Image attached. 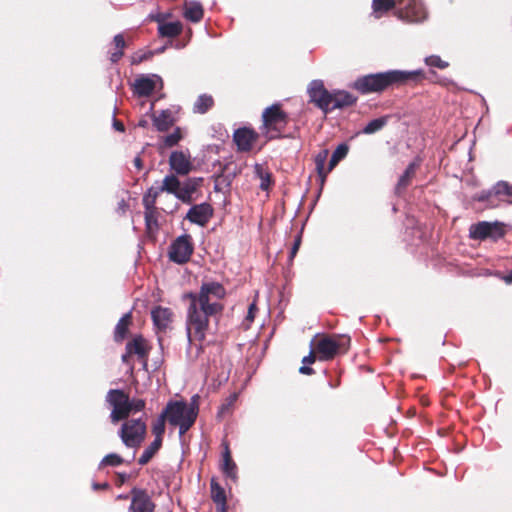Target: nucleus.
I'll return each mask as SVG.
<instances>
[{
  "label": "nucleus",
  "instance_id": "obj_13",
  "mask_svg": "<svg viewBox=\"0 0 512 512\" xmlns=\"http://www.w3.org/2000/svg\"><path fill=\"white\" fill-rule=\"evenodd\" d=\"M257 133L250 128H239L233 134V140L239 151H250L257 140Z\"/></svg>",
  "mask_w": 512,
  "mask_h": 512
},
{
  "label": "nucleus",
  "instance_id": "obj_30",
  "mask_svg": "<svg viewBox=\"0 0 512 512\" xmlns=\"http://www.w3.org/2000/svg\"><path fill=\"white\" fill-rule=\"evenodd\" d=\"M162 443L159 440H154L150 445L143 451L141 456L138 459V463L140 465L147 464L152 457L158 452L161 448Z\"/></svg>",
  "mask_w": 512,
  "mask_h": 512
},
{
  "label": "nucleus",
  "instance_id": "obj_28",
  "mask_svg": "<svg viewBox=\"0 0 512 512\" xmlns=\"http://www.w3.org/2000/svg\"><path fill=\"white\" fill-rule=\"evenodd\" d=\"M113 43L115 46V51L111 53L110 60L112 63H117L124 55V48L126 46L123 35L122 34L115 35L114 39H113Z\"/></svg>",
  "mask_w": 512,
  "mask_h": 512
},
{
  "label": "nucleus",
  "instance_id": "obj_52",
  "mask_svg": "<svg viewBox=\"0 0 512 512\" xmlns=\"http://www.w3.org/2000/svg\"><path fill=\"white\" fill-rule=\"evenodd\" d=\"M133 163H134V166L138 169V170H141L142 167H143V162H142V159L140 157V155H137L134 160H133Z\"/></svg>",
  "mask_w": 512,
  "mask_h": 512
},
{
  "label": "nucleus",
  "instance_id": "obj_31",
  "mask_svg": "<svg viewBox=\"0 0 512 512\" xmlns=\"http://www.w3.org/2000/svg\"><path fill=\"white\" fill-rule=\"evenodd\" d=\"M349 148L346 144H340L332 153L329 161L328 171H331L340 160L344 159L348 154Z\"/></svg>",
  "mask_w": 512,
  "mask_h": 512
},
{
  "label": "nucleus",
  "instance_id": "obj_54",
  "mask_svg": "<svg viewBox=\"0 0 512 512\" xmlns=\"http://www.w3.org/2000/svg\"><path fill=\"white\" fill-rule=\"evenodd\" d=\"M113 126L117 131L123 132L124 131V125L120 121L116 120L114 118Z\"/></svg>",
  "mask_w": 512,
  "mask_h": 512
},
{
  "label": "nucleus",
  "instance_id": "obj_61",
  "mask_svg": "<svg viewBox=\"0 0 512 512\" xmlns=\"http://www.w3.org/2000/svg\"><path fill=\"white\" fill-rule=\"evenodd\" d=\"M118 498H121V499H127L128 496L127 495H119Z\"/></svg>",
  "mask_w": 512,
  "mask_h": 512
},
{
  "label": "nucleus",
  "instance_id": "obj_51",
  "mask_svg": "<svg viewBox=\"0 0 512 512\" xmlns=\"http://www.w3.org/2000/svg\"><path fill=\"white\" fill-rule=\"evenodd\" d=\"M492 195H493L492 189H491V190H488V191H484V192H481V193L478 195L477 200H478V201H486V200H488Z\"/></svg>",
  "mask_w": 512,
  "mask_h": 512
},
{
  "label": "nucleus",
  "instance_id": "obj_27",
  "mask_svg": "<svg viewBox=\"0 0 512 512\" xmlns=\"http://www.w3.org/2000/svg\"><path fill=\"white\" fill-rule=\"evenodd\" d=\"M214 105L212 96L208 94L200 95L193 105V111L198 114H204Z\"/></svg>",
  "mask_w": 512,
  "mask_h": 512
},
{
  "label": "nucleus",
  "instance_id": "obj_34",
  "mask_svg": "<svg viewBox=\"0 0 512 512\" xmlns=\"http://www.w3.org/2000/svg\"><path fill=\"white\" fill-rule=\"evenodd\" d=\"M153 124L158 131H166L170 128L172 121L170 114L166 111H162L158 116L154 117Z\"/></svg>",
  "mask_w": 512,
  "mask_h": 512
},
{
  "label": "nucleus",
  "instance_id": "obj_3",
  "mask_svg": "<svg viewBox=\"0 0 512 512\" xmlns=\"http://www.w3.org/2000/svg\"><path fill=\"white\" fill-rule=\"evenodd\" d=\"M198 395L192 397L191 403L185 401H169L163 410L167 421L179 428V436L182 437L195 423L198 416Z\"/></svg>",
  "mask_w": 512,
  "mask_h": 512
},
{
  "label": "nucleus",
  "instance_id": "obj_9",
  "mask_svg": "<svg viewBox=\"0 0 512 512\" xmlns=\"http://www.w3.org/2000/svg\"><path fill=\"white\" fill-rule=\"evenodd\" d=\"M310 101L324 113L331 111V93L325 87L322 80H313L307 89Z\"/></svg>",
  "mask_w": 512,
  "mask_h": 512
},
{
  "label": "nucleus",
  "instance_id": "obj_49",
  "mask_svg": "<svg viewBox=\"0 0 512 512\" xmlns=\"http://www.w3.org/2000/svg\"><path fill=\"white\" fill-rule=\"evenodd\" d=\"M223 446H224V451L222 453V461H230V460H232L228 444L224 443Z\"/></svg>",
  "mask_w": 512,
  "mask_h": 512
},
{
  "label": "nucleus",
  "instance_id": "obj_4",
  "mask_svg": "<svg viewBox=\"0 0 512 512\" xmlns=\"http://www.w3.org/2000/svg\"><path fill=\"white\" fill-rule=\"evenodd\" d=\"M262 122L263 134L269 139L278 138L288 124V115L279 103H275L263 111Z\"/></svg>",
  "mask_w": 512,
  "mask_h": 512
},
{
  "label": "nucleus",
  "instance_id": "obj_15",
  "mask_svg": "<svg viewBox=\"0 0 512 512\" xmlns=\"http://www.w3.org/2000/svg\"><path fill=\"white\" fill-rule=\"evenodd\" d=\"M339 350V344L336 339L332 337H323L321 338L315 347V351L317 353V357L321 361H327L337 354Z\"/></svg>",
  "mask_w": 512,
  "mask_h": 512
},
{
  "label": "nucleus",
  "instance_id": "obj_11",
  "mask_svg": "<svg viewBox=\"0 0 512 512\" xmlns=\"http://www.w3.org/2000/svg\"><path fill=\"white\" fill-rule=\"evenodd\" d=\"M213 216V208L207 203L193 205L187 212L185 219L193 224L205 226Z\"/></svg>",
  "mask_w": 512,
  "mask_h": 512
},
{
  "label": "nucleus",
  "instance_id": "obj_39",
  "mask_svg": "<svg viewBox=\"0 0 512 512\" xmlns=\"http://www.w3.org/2000/svg\"><path fill=\"white\" fill-rule=\"evenodd\" d=\"M316 356L314 355L313 351H310L309 355L305 356L302 359V363L304 364L299 368V372L304 375H312L314 373V370L309 367L308 365H311L315 362Z\"/></svg>",
  "mask_w": 512,
  "mask_h": 512
},
{
  "label": "nucleus",
  "instance_id": "obj_42",
  "mask_svg": "<svg viewBox=\"0 0 512 512\" xmlns=\"http://www.w3.org/2000/svg\"><path fill=\"white\" fill-rule=\"evenodd\" d=\"M425 63L428 66L437 67L439 69H445L448 67V62L442 60L438 55H431L425 58Z\"/></svg>",
  "mask_w": 512,
  "mask_h": 512
},
{
  "label": "nucleus",
  "instance_id": "obj_46",
  "mask_svg": "<svg viewBox=\"0 0 512 512\" xmlns=\"http://www.w3.org/2000/svg\"><path fill=\"white\" fill-rule=\"evenodd\" d=\"M300 244H301V236H297V238L295 239L293 246L291 247V250H290V255H289L290 260H293V258L296 256V254L299 250Z\"/></svg>",
  "mask_w": 512,
  "mask_h": 512
},
{
  "label": "nucleus",
  "instance_id": "obj_53",
  "mask_svg": "<svg viewBox=\"0 0 512 512\" xmlns=\"http://www.w3.org/2000/svg\"><path fill=\"white\" fill-rule=\"evenodd\" d=\"M229 408L230 406L227 403L222 404L218 411V416H223L226 412H228Z\"/></svg>",
  "mask_w": 512,
  "mask_h": 512
},
{
  "label": "nucleus",
  "instance_id": "obj_47",
  "mask_svg": "<svg viewBox=\"0 0 512 512\" xmlns=\"http://www.w3.org/2000/svg\"><path fill=\"white\" fill-rule=\"evenodd\" d=\"M145 221L148 227L154 222L156 223L155 210H145Z\"/></svg>",
  "mask_w": 512,
  "mask_h": 512
},
{
  "label": "nucleus",
  "instance_id": "obj_14",
  "mask_svg": "<svg viewBox=\"0 0 512 512\" xmlns=\"http://www.w3.org/2000/svg\"><path fill=\"white\" fill-rule=\"evenodd\" d=\"M154 508V503L145 491L139 489L132 490L130 512H153Z\"/></svg>",
  "mask_w": 512,
  "mask_h": 512
},
{
  "label": "nucleus",
  "instance_id": "obj_33",
  "mask_svg": "<svg viewBox=\"0 0 512 512\" xmlns=\"http://www.w3.org/2000/svg\"><path fill=\"white\" fill-rule=\"evenodd\" d=\"M167 420V416L162 411V413L158 416V418L154 421L152 425V433L155 436L154 440H159L162 443V437L165 432V421Z\"/></svg>",
  "mask_w": 512,
  "mask_h": 512
},
{
  "label": "nucleus",
  "instance_id": "obj_19",
  "mask_svg": "<svg viewBox=\"0 0 512 512\" xmlns=\"http://www.w3.org/2000/svg\"><path fill=\"white\" fill-rule=\"evenodd\" d=\"M356 102V97L343 90H335L331 93V111L343 107L351 106Z\"/></svg>",
  "mask_w": 512,
  "mask_h": 512
},
{
  "label": "nucleus",
  "instance_id": "obj_6",
  "mask_svg": "<svg viewBox=\"0 0 512 512\" xmlns=\"http://www.w3.org/2000/svg\"><path fill=\"white\" fill-rule=\"evenodd\" d=\"M505 229L500 222H487L481 221L476 224H472L469 228V237L473 240L484 241L491 239L497 241L504 237Z\"/></svg>",
  "mask_w": 512,
  "mask_h": 512
},
{
  "label": "nucleus",
  "instance_id": "obj_18",
  "mask_svg": "<svg viewBox=\"0 0 512 512\" xmlns=\"http://www.w3.org/2000/svg\"><path fill=\"white\" fill-rule=\"evenodd\" d=\"M126 350L128 351V354L138 356V358L143 361L144 366H146L149 347L147 341L142 336H136L132 341H129L126 344Z\"/></svg>",
  "mask_w": 512,
  "mask_h": 512
},
{
  "label": "nucleus",
  "instance_id": "obj_5",
  "mask_svg": "<svg viewBox=\"0 0 512 512\" xmlns=\"http://www.w3.org/2000/svg\"><path fill=\"white\" fill-rule=\"evenodd\" d=\"M146 435V424L141 419L128 420L122 424L119 436L126 447L137 448Z\"/></svg>",
  "mask_w": 512,
  "mask_h": 512
},
{
  "label": "nucleus",
  "instance_id": "obj_32",
  "mask_svg": "<svg viewBox=\"0 0 512 512\" xmlns=\"http://www.w3.org/2000/svg\"><path fill=\"white\" fill-rule=\"evenodd\" d=\"M388 116H382L371 120L362 130L364 134H373L380 131L388 122Z\"/></svg>",
  "mask_w": 512,
  "mask_h": 512
},
{
  "label": "nucleus",
  "instance_id": "obj_55",
  "mask_svg": "<svg viewBox=\"0 0 512 512\" xmlns=\"http://www.w3.org/2000/svg\"><path fill=\"white\" fill-rule=\"evenodd\" d=\"M108 483H102V484H97V483H94L93 484V489L94 490H98V489H104V488H108Z\"/></svg>",
  "mask_w": 512,
  "mask_h": 512
},
{
  "label": "nucleus",
  "instance_id": "obj_7",
  "mask_svg": "<svg viewBox=\"0 0 512 512\" xmlns=\"http://www.w3.org/2000/svg\"><path fill=\"white\" fill-rule=\"evenodd\" d=\"M193 251L192 237L189 234H183L171 243L169 258L174 263L184 264L190 260Z\"/></svg>",
  "mask_w": 512,
  "mask_h": 512
},
{
  "label": "nucleus",
  "instance_id": "obj_45",
  "mask_svg": "<svg viewBox=\"0 0 512 512\" xmlns=\"http://www.w3.org/2000/svg\"><path fill=\"white\" fill-rule=\"evenodd\" d=\"M145 210H155L156 200L144 194L142 199Z\"/></svg>",
  "mask_w": 512,
  "mask_h": 512
},
{
  "label": "nucleus",
  "instance_id": "obj_29",
  "mask_svg": "<svg viewBox=\"0 0 512 512\" xmlns=\"http://www.w3.org/2000/svg\"><path fill=\"white\" fill-rule=\"evenodd\" d=\"M131 315L130 313L124 314L118 321L115 327V340L122 341L128 332V326L130 324Z\"/></svg>",
  "mask_w": 512,
  "mask_h": 512
},
{
  "label": "nucleus",
  "instance_id": "obj_16",
  "mask_svg": "<svg viewBox=\"0 0 512 512\" xmlns=\"http://www.w3.org/2000/svg\"><path fill=\"white\" fill-rule=\"evenodd\" d=\"M201 181V178H189L181 183L176 198L185 204H191L195 200L194 194L200 186Z\"/></svg>",
  "mask_w": 512,
  "mask_h": 512
},
{
  "label": "nucleus",
  "instance_id": "obj_37",
  "mask_svg": "<svg viewBox=\"0 0 512 512\" xmlns=\"http://www.w3.org/2000/svg\"><path fill=\"white\" fill-rule=\"evenodd\" d=\"M123 463V458L116 454V453H110L106 455L100 462L99 468L105 467V466H119Z\"/></svg>",
  "mask_w": 512,
  "mask_h": 512
},
{
  "label": "nucleus",
  "instance_id": "obj_57",
  "mask_svg": "<svg viewBox=\"0 0 512 512\" xmlns=\"http://www.w3.org/2000/svg\"><path fill=\"white\" fill-rule=\"evenodd\" d=\"M132 356V354H128V351L126 350V353L122 356V361L125 363H128L129 358Z\"/></svg>",
  "mask_w": 512,
  "mask_h": 512
},
{
  "label": "nucleus",
  "instance_id": "obj_21",
  "mask_svg": "<svg viewBox=\"0 0 512 512\" xmlns=\"http://www.w3.org/2000/svg\"><path fill=\"white\" fill-rule=\"evenodd\" d=\"M420 166V161L418 159L412 161L404 171L403 175L398 180L396 191L400 193L401 190L405 189L411 182L412 178L415 176L416 170Z\"/></svg>",
  "mask_w": 512,
  "mask_h": 512
},
{
  "label": "nucleus",
  "instance_id": "obj_24",
  "mask_svg": "<svg viewBox=\"0 0 512 512\" xmlns=\"http://www.w3.org/2000/svg\"><path fill=\"white\" fill-rule=\"evenodd\" d=\"M401 0H373L372 9L373 13L377 18L381 17L384 13L393 9L394 7L399 8Z\"/></svg>",
  "mask_w": 512,
  "mask_h": 512
},
{
  "label": "nucleus",
  "instance_id": "obj_25",
  "mask_svg": "<svg viewBox=\"0 0 512 512\" xmlns=\"http://www.w3.org/2000/svg\"><path fill=\"white\" fill-rule=\"evenodd\" d=\"M180 184L181 182L174 174H169L163 179L162 185L159 187V191L167 192L176 197Z\"/></svg>",
  "mask_w": 512,
  "mask_h": 512
},
{
  "label": "nucleus",
  "instance_id": "obj_10",
  "mask_svg": "<svg viewBox=\"0 0 512 512\" xmlns=\"http://www.w3.org/2000/svg\"><path fill=\"white\" fill-rule=\"evenodd\" d=\"M399 17L410 22H421L426 18V11L417 0H401L399 3Z\"/></svg>",
  "mask_w": 512,
  "mask_h": 512
},
{
  "label": "nucleus",
  "instance_id": "obj_2",
  "mask_svg": "<svg viewBox=\"0 0 512 512\" xmlns=\"http://www.w3.org/2000/svg\"><path fill=\"white\" fill-rule=\"evenodd\" d=\"M422 70H389L357 78L353 88L361 94L382 92L390 87L401 86L422 76Z\"/></svg>",
  "mask_w": 512,
  "mask_h": 512
},
{
  "label": "nucleus",
  "instance_id": "obj_50",
  "mask_svg": "<svg viewBox=\"0 0 512 512\" xmlns=\"http://www.w3.org/2000/svg\"><path fill=\"white\" fill-rule=\"evenodd\" d=\"M162 191H159V188H154V187H151L147 190V192L145 193L147 196H150L152 197L153 199H157L158 195L161 193Z\"/></svg>",
  "mask_w": 512,
  "mask_h": 512
},
{
  "label": "nucleus",
  "instance_id": "obj_20",
  "mask_svg": "<svg viewBox=\"0 0 512 512\" xmlns=\"http://www.w3.org/2000/svg\"><path fill=\"white\" fill-rule=\"evenodd\" d=\"M151 317L157 329L165 330L171 323L172 313L170 309L158 306L151 311Z\"/></svg>",
  "mask_w": 512,
  "mask_h": 512
},
{
  "label": "nucleus",
  "instance_id": "obj_12",
  "mask_svg": "<svg viewBox=\"0 0 512 512\" xmlns=\"http://www.w3.org/2000/svg\"><path fill=\"white\" fill-rule=\"evenodd\" d=\"M171 169L178 175H187L192 170V162L189 153L174 151L169 157Z\"/></svg>",
  "mask_w": 512,
  "mask_h": 512
},
{
  "label": "nucleus",
  "instance_id": "obj_40",
  "mask_svg": "<svg viewBox=\"0 0 512 512\" xmlns=\"http://www.w3.org/2000/svg\"><path fill=\"white\" fill-rule=\"evenodd\" d=\"M493 195H507L512 196V185L507 182L500 181L492 188Z\"/></svg>",
  "mask_w": 512,
  "mask_h": 512
},
{
  "label": "nucleus",
  "instance_id": "obj_8",
  "mask_svg": "<svg viewBox=\"0 0 512 512\" xmlns=\"http://www.w3.org/2000/svg\"><path fill=\"white\" fill-rule=\"evenodd\" d=\"M106 400L113 407L110 414L111 421L113 423L126 419L130 415L128 395H126L122 390H110L107 394Z\"/></svg>",
  "mask_w": 512,
  "mask_h": 512
},
{
  "label": "nucleus",
  "instance_id": "obj_38",
  "mask_svg": "<svg viewBox=\"0 0 512 512\" xmlns=\"http://www.w3.org/2000/svg\"><path fill=\"white\" fill-rule=\"evenodd\" d=\"M221 470L226 475V477L236 480L237 478V466L233 460L230 461H222Z\"/></svg>",
  "mask_w": 512,
  "mask_h": 512
},
{
  "label": "nucleus",
  "instance_id": "obj_48",
  "mask_svg": "<svg viewBox=\"0 0 512 512\" xmlns=\"http://www.w3.org/2000/svg\"><path fill=\"white\" fill-rule=\"evenodd\" d=\"M256 311H257V307H256V304L253 302L249 305L247 316H246V321H248L249 323L253 322Z\"/></svg>",
  "mask_w": 512,
  "mask_h": 512
},
{
  "label": "nucleus",
  "instance_id": "obj_59",
  "mask_svg": "<svg viewBox=\"0 0 512 512\" xmlns=\"http://www.w3.org/2000/svg\"><path fill=\"white\" fill-rule=\"evenodd\" d=\"M119 477H120L121 482L124 483L126 481V479L128 478V475L125 473H121V474H119Z\"/></svg>",
  "mask_w": 512,
  "mask_h": 512
},
{
  "label": "nucleus",
  "instance_id": "obj_17",
  "mask_svg": "<svg viewBox=\"0 0 512 512\" xmlns=\"http://www.w3.org/2000/svg\"><path fill=\"white\" fill-rule=\"evenodd\" d=\"M160 78L156 75H142L134 82V92L140 97L149 96L155 89L156 82Z\"/></svg>",
  "mask_w": 512,
  "mask_h": 512
},
{
  "label": "nucleus",
  "instance_id": "obj_62",
  "mask_svg": "<svg viewBox=\"0 0 512 512\" xmlns=\"http://www.w3.org/2000/svg\"><path fill=\"white\" fill-rule=\"evenodd\" d=\"M219 512H226V511L224 510V508H220Z\"/></svg>",
  "mask_w": 512,
  "mask_h": 512
},
{
  "label": "nucleus",
  "instance_id": "obj_60",
  "mask_svg": "<svg viewBox=\"0 0 512 512\" xmlns=\"http://www.w3.org/2000/svg\"><path fill=\"white\" fill-rule=\"evenodd\" d=\"M505 280H506L507 283H511L512 282V271L509 273L508 276H506Z\"/></svg>",
  "mask_w": 512,
  "mask_h": 512
},
{
  "label": "nucleus",
  "instance_id": "obj_56",
  "mask_svg": "<svg viewBox=\"0 0 512 512\" xmlns=\"http://www.w3.org/2000/svg\"><path fill=\"white\" fill-rule=\"evenodd\" d=\"M237 395L233 394L227 399V404L231 407L236 401Z\"/></svg>",
  "mask_w": 512,
  "mask_h": 512
},
{
  "label": "nucleus",
  "instance_id": "obj_36",
  "mask_svg": "<svg viewBox=\"0 0 512 512\" xmlns=\"http://www.w3.org/2000/svg\"><path fill=\"white\" fill-rule=\"evenodd\" d=\"M328 157V150H322L319 152L315 158V164L318 174L321 177H325L330 171H328V168L325 169V163Z\"/></svg>",
  "mask_w": 512,
  "mask_h": 512
},
{
  "label": "nucleus",
  "instance_id": "obj_43",
  "mask_svg": "<svg viewBox=\"0 0 512 512\" xmlns=\"http://www.w3.org/2000/svg\"><path fill=\"white\" fill-rule=\"evenodd\" d=\"M129 412H140L145 408V401L143 399H132L128 398Z\"/></svg>",
  "mask_w": 512,
  "mask_h": 512
},
{
  "label": "nucleus",
  "instance_id": "obj_35",
  "mask_svg": "<svg viewBox=\"0 0 512 512\" xmlns=\"http://www.w3.org/2000/svg\"><path fill=\"white\" fill-rule=\"evenodd\" d=\"M211 488L213 500L219 505L217 510L219 511L220 508H224L226 511V496L224 490L214 482L211 483Z\"/></svg>",
  "mask_w": 512,
  "mask_h": 512
},
{
  "label": "nucleus",
  "instance_id": "obj_22",
  "mask_svg": "<svg viewBox=\"0 0 512 512\" xmlns=\"http://www.w3.org/2000/svg\"><path fill=\"white\" fill-rule=\"evenodd\" d=\"M184 17L191 22H199L203 18V8L201 4L196 1L186 3Z\"/></svg>",
  "mask_w": 512,
  "mask_h": 512
},
{
  "label": "nucleus",
  "instance_id": "obj_23",
  "mask_svg": "<svg viewBox=\"0 0 512 512\" xmlns=\"http://www.w3.org/2000/svg\"><path fill=\"white\" fill-rule=\"evenodd\" d=\"M182 24L179 21L164 22L158 26V32L162 37H176L182 32Z\"/></svg>",
  "mask_w": 512,
  "mask_h": 512
},
{
  "label": "nucleus",
  "instance_id": "obj_44",
  "mask_svg": "<svg viewBox=\"0 0 512 512\" xmlns=\"http://www.w3.org/2000/svg\"><path fill=\"white\" fill-rule=\"evenodd\" d=\"M153 56V52L152 51H148V52H145V53H142V54H137L133 57L132 59V64H139L145 60H148L150 59L151 57Z\"/></svg>",
  "mask_w": 512,
  "mask_h": 512
},
{
  "label": "nucleus",
  "instance_id": "obj_1",
  "mask_svg": "<svg viewBox=\"0 0 512 512\" xmlns=\"http://www.w3.org/2000/svg\"><path fill=\"white\" fill-rule=\"evenodd\" d=\"M225 294V288L220 283L210 281L202 283L198 293L184 296L189 300L186 330L190 342H202L206 338L210 319L223 311V305L219 301Z\"/></svg>",
  "mask_w": 512,
  "mask_h": 512
},
{
  "label": "nucleus",
  "instance_id": "obj_41",
  "mask_svg": "<svg viewBox=\"0 0 512 512\" xmlns=\"http://www.w3.org/2000/svg\"><path fill=\"white\" fill-rule=\"evenodd\" d=\"M182 139L180 128H176L171 134L164 137L163 142L166 147H173Z\"/></svg>",
  "mask_w": 512,
  "mask_h": 512
},
{
  "label": "nucleus",
  "instance_id": "obj_58",
  "mask_svg": "<svg viewBox=\"0 0 512 512\" xmlns=\"http://www.w3.org/2000/svg\"><path fill=\"white\" fill-rule=\"evenodd\" d=\"M165 49H166V46H162V47H160V48L156 49L155 51H152V52H153V55H154V54L162 53V52H164V51H165Z\"/></svg>",
  "mask_w": 512,
  "mask_h": 512
},
{
  "label": "nucleus",
  "instance_id": "obj_26",
  "mask_svg": "<svg viewBox=\"0 0 512 512\" xmlns=\"http://www.w3.org/2000/svg\"><path fill=\"white\" fill-rule=\"evenodd\" d=\"M254 173L260 180L259 186L261 190L267 191L272 183L271 173L262 164H255Z\"/></svg>",
  "mask_w": 512,
  "mask_h": 512
}]
</instances>
